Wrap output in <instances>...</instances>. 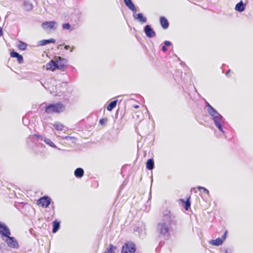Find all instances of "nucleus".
Segmentation results:
<instances>
[{
  "label": "nucleus",
  "instance_id": "f8f14e48",
  "mask_svg": "<svg viewBox=\"0 0 253 253\" xmlns=\"http://www.w3.org/2000/svg\"><path fill=\"white\" fill-rule=\"evenodd\" d=\"M124 3L126 5L132 12L135 13L136 12V8L134 4L132 2L131 0H124Z\"/></svg>",
  "mask_w": 253,
  "mask_h": 253
},
{
  "label": "nucleus",
  "instance_id": "c9c22d12",
  "mask_svg": "<svg viewBox=\"0 0 253 253\" xmlns=\"http://www.w3.org/2000/svg\"><path fill=\"white\" fill-rule=\"evenodd\" d=\"M2 35V29L0 27V37Z\"/></svg>",
  "mask_w": 253,
  "mask_h": 253
},
{
  "label": "nucleus",
  "instance_id": "f704fd0d",
  "mask_svg": "<svg viewBox=\"0 0 253 253\" xmlns=\"http://www.w3.org/2000/svg\"><path fill=\"white\" fill-rule=\"evenodd\" d=\"M70 47L69 45H65L64 46V48L66 49H68L69 48H70Z\"/></svg>",
  "mask_w": 253,
  "mask_h": 253
},
{
  "label": "nucleus",
  "instance_id": "412c9836",
  "mask_svg": "<svg viewBox=\"0 0 253 253\" xmlns=\"http://www.w3.org/2000/svg\"><path fill=\"white\" fill-rule=\"evenodd\" d=\"M60 228V222L57 220H54L53 222V229L52 232L53 233H56Z\"/></svg>",
  "mask_w": 253,
  "mask_h": 253
},
{
  "label": "nucleus",
  "instance_id": "5701e85b",
  "mask_svg": "<svg viewBox=\"0 0 253 253\" xmlns=\"http://www.w3.org/2000/svg\"><path fill=\"white\" fill-rule=\"evenodd\" d=\"M43 140L46 144L48 145L50 147L53 148H57L56 146L54 144L53 142H52V141L50 139L46 138H44L43 139Z\"/></svg>",
  "mask_w": 253,
  "mask_h": 253
},
{
  "label": "nucleus",
  "instance_id": "7c9ffc66",
  "mask_svg": "<svg viewBox=\"0 0 253 253\" xmlns=\"http://www.w3.org/2000/svg\"><path fill=\"white\" fill-rule=\"evenodd\" d=\"M107 121V119L106 118L101 119L99 120V123L102 125H104L106 124Z\"/></svg>",
  "mask_w": 253,
  "mask_h": 253
},
{
  "label": "nucleus",
  "instance_id": "c756f323",
  "mask_svg": "<svg viewBox=\"0 0 253 253\" xmlns=\"http://www.w3.org/2000/svg\"><path fill=\"white\" fill-rule=\"evenodd\" d=\"M197 189L200 191L201 192V190H203V192L206 193L207 194L209 195V190L206 189V188L204 187H202V186H198L197 187Z\"/></svg>",
  "mask_w": 253,
  "mask_h": 253
},
{
  "label": "nucleus",
  "instance_id": "423d86ee",
  "mask_svg": "<svg viewBox=\"0 0 253 253\" xmlns=\"http://www.w3.org/2000/svg\"><path fill=\"white\" fill-rule=\"evenodd\" d=\"M162 218L161 221L166 222L167 223L171 225L175 219V216L169 210H166L163 212Z\"/></svg>",
  "mask_w": 253,
  "mask_h": 253
},
{
  "label": "nucleus",
  "instance_id": "39448f33",
  "mask_svg": "<svg viewBox=\"0 0 253 253\" xmlns=\"http://www.w3.org/2000/svg\"><path fill=\"white\" fill-rule=\"evenodd\" d=\"M171 225L166 222H160L157 227V232L162 236H165L169 233Z\"/></svg>",
  "mask_w": 253,
  "mask_h": 253
},
{
  "label": "nucleus",
  "instance_id": "e433bc0d",
  "mask_svg": "<svg viewBox=\"0 0 253 253\" xmlns=\"http://www.w3.org/2000/svg\"><path fill=\"white\" fill-rule=\"evenodd\" d=\"M134 107L135 108H136V109H137V108H139V106H138V105H135V106H134Z\"/></svg>",
  "mask_w": 253,
  "mask_h": 253
},
{
  "label": "nucleus",
  "instance_id": "f257e3e1",
  "mask_svg": "<svg viewBox=\"0 0 253 253\" xmlns=\"http://www.w3.org/2000/svg\"><path fill=\"white\" fill-rule=\"evenodd\" d=\"M206 108L208 113L212 117V119L214 121L215 126L218 129L222 132L224 133L223 130L222 126L224 124V120L223 117L218 113L217 111L213 108L208 102H206Z\"/></svg>",
  "mask_w": 253,
  "mask_h": 253
},
{
  "label": "nucleus",
  "instance_id": "0eeeda50",
  "mask_svg": "<svg viewBox=\"0 0 253 253\" xmlns=\"http://www.w3.org/2000/svg\"><path fill=\"white\" fill-rule=\"evenodd\" d=\"M135 246L131 242H127L123 246L121 253H134Z\"/></svg>",
  "mask_w": 253,
  "mask_h": 253
},
{
  "label": "nucleus",
  "instance_id": "6ab92c4d",
  "mask_svg": "<svg viewBox=\"0 0 253 253\" xmlns=\"http://www.w3.org/2000/svg\"><path fill=\"white\" fill-rule=\"evenodd\" d=\"M154 167V160L152 159H149L146 162V168L149 170H152Z\"/></svg>",
  "mask_w": 253,
  "mask_h": 253
},
{
  "label": "nucleus",
  "instance_id": "ea45409f",
  "mask_svg": "<svg viewBox=\"0 0 253 253\" xmlns=\"http://www.w3.org/2000/svg\"><path fill=\"white\" fill-rule=\"evenodd\" d=\"M230 72V70L228 71L227 73H226V75H227Z\"/></svg>",
  "mask_w": 253,
  "mask_h": 253
},
{
  "label": "nucleus",
  "instance_id": "bb28decb",
  "mask_svg": "<svg viewBox=\"0 0 253 253\" xmlns=\"http://www.w3.org/2000/svg\"><path fill=\"white\" fill-rule=\"evenodd\" d=\"M62 28L64 30H68L70 31H72L73 30V28H71V25L68 23L63 24L62 25Z\"/></svg>",
  "mask_w": 253,
  "mask_h": 253
},
{
  "label": "nucleus",
  "instance_id": "cd10ccee",
  "mask_svg": "<svg viewBox=\"0 0 253 253\" xmlns=\"http://www.w3.org/2000/svg\"><path fill=\"white\" fill-rule=\"evenodd\" d=\"M24 6L25 8L28 11L30 10L33 8L32 4L27 2H25L24 3Z\"/></svg>",
  "mask_w": 253,
  "mask_h": 253
},
{
  "label": "nucleus",
  "instance_id": "58836bf2",
  "mask_svg": "<svg viewBox=\"0 0 253 253\" xmlns=\"http://www.w3.org/2000/svg\"><path fill=\"white\" fill-rule=\"evenodd\" d=\"M74 48V47H72V49H71V51L72 52L73 51V49Z\"/></svg>",
  "mask_w": 253,
  "mask_h": 253
},
{
  "label": "nucleus",
  "instance_id": "2eb2a0df",
  "mask_svg": "<svg viewBox=\"0 0 253 253\" xmlns=\"http://www.w3.org/2000/svg\"><path fill=\"white\" fill-rule=\"evenodd\" d=\"M55 40L53 39H50L48 40H42L38 42V45L40 46H43L51 43H55Z\"/></svg>",
  "mask_w": 253,
  "mask_h": 253
},
{
  "label": "nucleus",
  "instance_id": "ddd939ff",
  "mask_svg": "<svg viewBox=\"0 0 253 253\" xmlns=\"http://www.w3.org/2000/svg\"><path fill=\"white\" fill-rule=\"evenodd\" d=\"M133 17L134 19L137 20L142 24L147 21V18L144 17L142 13L134 14Z\"/></svg>",
  "mask_w": 253,
  "mask_h": 253
},
{
  "label": "nucleus",
  "instance_id": "9d476101",
  "mask_svg": "<svg viewBox=\"0 0 253 253\" xmlns=\"http://www.w3.org/2000/svg\"><path fill=\"white\" fill-rule=\"evenodd\" d=\"M144 31L148 38H153L156 36V33L149 25L145 26Z\"/></svg>",
  "mask_w": 253,
  "mask_h": 253
},
{
  "label": "nucleus",
  "instance_id": "6e6552de",
  "mask_svg": "<svg viewBox=\"0 0 253 253\" xmlns=\"http://www.w3.org/2000/svg\"><path fill=\"white\" fill-rule=\"evenodd\" d=\"M51 199L48 196H44L37 201V204L42 208H47L51 203Z\"/></svg>",
  "mask_w": 253,
  "mask_h": 253
},
{
  "label": "nucleus",
  "instance_id": "aec40b11",
  "mask_svg": "<svg viewBox=\"0 0 253 253\" xmlns=\"http://www.w3.org/2000/svg\"><path fill=\"white\" fill-rule=\"evenodd\" d=\"M53 126L57 131H62L65 127L61 123L58 122H55Z\"/></svg>",
  "mask_w": 253,
  "mask_h": 253
},
{
  "label": "nucleus",
  "instance_id": "a878e982",
  "mask_svg": "<svg viewBox=\"0 0 253 253\" xmlns=\"http://www.w3.org/2000/svg\"><path fill=\"white\" fill-rule=\"evenodd\" d=\"M18 46L20 49L22 50H24L26 49L27 44L23 42L20 41L19 42Z\"/></svg>",
  "mask_w": 253,
  "mask_h": 253
},
{
  "label": "nucleus",
  "instance_id": "7ed1b4c3",
  "mask_svg": "<svg viewBox=\"0 0 253 253\" xmlns=\"http://www.w3.org/2000/svg\"><path fill=\"white\" fill-rule=\"evenodd\" d=\"M67 62V60L60 56H55L54 59L46 64L47 70L54 71L56 69H63Z\"/></svg>",
  "mask_w": 253,
  "mask_h": 253
},
{
  "label": "nucleus",
  "instance_id": "f3484780",
  "mask_svg": "<svg viewBox=\"0 0 253 253\" xmlns=\"http://www.w3.org/2000/svg\"><path fill=\"white\" fill-rule=\"evenodd\" d=\"M84 170L81 168H78L74 171V175L77 178H81L84 176Z\"/></svg>",
  "mask_w": 253,
  "mask_h": 253
},
{
  "label": "nucleus",
  "instance_id": "f03ea898",
  "mask_svg": "<svg viewBox=\"0 0 253 253\" xmlns=\"http://www.w3.org/2000/svg\"><path fill=\"white\" fill-rule=\"evenodd\" d=\"M0 233L3 236L6 237L5 240L8 246L11 248H17L19 246L18 243L14 237H10V232L8 228L4 224L0 222Z\"/></svg>",
  "mask_w": 253,
  "mask_h": 253
},
{
  "label": "nucleus",
  "instance_id": "4be33fe9",
  "mask_svg": "<svg viewBox=\"0 0 253 253\" xmlns=\"http://www.w3.org/2000/svg\"><path fill=\"white\" fill-rule=\"evenodd\" d=\"M117 101V100L111 101L107 107V110L109 111H112L116 106Z\"/></svg>",
  "mask_w": 253,
  "mask_h": 253
},
{
  "label": "nucleus",
  "instance_id": "2f4dec72",
  "mask_svg": "<svg viewBox=\"0 0 253 253\" xmlns=\"http://www.w3.org/2000/svg\"><path fill=\"white\" fill-rule=\"evenodd\" d=\"M164 44L165 46H169L171 45V42L169 41H166L164 42Z\"/></svg>",
  "mask_w": 253,
  "mask_h": 253
},
{
  "label": "nucleus",
  "instance_id": "9b49d317",
  "mask_svg": "<svg viewBox=\"0 0 253 253\" xmlns=\"http://www.w3.org/2000/svg\"><path fill=\"white\" fill-rule=\"evenodd\" d=\"M56 24L54 21H46L42 23V27L45 30H50L53 29Z\"/></svg>",
  "mask_w": 253,
  "mask_h": 253
},
{
  "label": "nucleus",
  "instance_id": "4468645a",
  "mask_svg": "<svg viewBox=\"0 0 253 253\" xmlns=\"http://www.w3.org/2000/svg\"><path fill=\"white\" fill-rule=\"evenodd\" d=\"M10 56L12 57L17 58L18 62L20 63H22L23 61V56L16 51H12L10 52Z\"/></svg>",
  "mask_w": 253,
  "mask_h": 253
},
{
  "label": "nucleus",
  "instance_id": "b1692460",
  "mask_svg": "<svg viewBox=\"0 0 253 253\" xmlns=\"http://www.w3.org/2000/svg\"><path fill=\"white\" fill-rule=\"evenodd\" d=\"M63 139H66L67 141L75 143L76 142V138L69 136H63L61 137Z\"/></svg>",
  "mask_w": 253,
  "mask_h": 253
},
{
  "label": "nucleus",
  "instance_id": "1a4fd4ad",
  "mask_svg": "<svg viewBox=\"0 0 253 253\" xmlns=\"http://www.w3.org/2000/svg\"><path fill=\"white\" fill-rule=\"evenodd\" d=\"M227 236V231H225L222 238H218L215 240H212L210 243L212 246H219L222 244L223 241L226 239Z\"/></svg>",
  "mask_w": 253,
  "mask_h": 253
},
{
  "label": "nucleus",
  "instance_id": "a211bd4d",
  "mask_svg": "<svg viewBox=\"0 0 253 253\" xmlns=\"http://www.w3.org/2000/svg\"><path fill=\"white\" fill-rule=\"evenodd\" d=\"M245 4L244 3L243 1H240L237 3L235 6V10L238 12H242L245 10Z\"/></svg>",
  "mask_w": 253,
  "mask_h": 253
},
{
  "label": "nucleus",
  "instance_id": "473e14b6",
  "mask_svg": "<svg viewBox=\"0 0 253 253\" xmlns=\"http://www.w3.org/2000/svg\"><path fill=\"white\" fill-rule=\"evenodd\" d=\"M162 50L164 51V52H166L167 51V48H166V46L165 45H163L162 46Z\"/></svg>",
  "mask_w": 253,
  "mask_h": 253
},
{
  "label": "nucleus",
  "instance_id": "c85d7f7f",
  "mask_svg": "<svg viewBox=\"0 0 253 253\" xmlns=\"http://www.w3.org/2000/svg\"><path fill=\"white\" fill-rule=\"evenodd\" d=\"M181 201L185 203L184 208L186 210H188L190 207V202L189 200L186 202L184 200H181Z\"/></svg>",
  "mask_w": 253,
  "mask_h": 253
},
{
  "label": "nucleus",
  "instance_id": "72a5a7b5",
  "mask_svg": "<svg viewBox=\"0 0 253 253\" xmlns=\"http://www.w3.org/2000/svg\"><path fill=\"white\" fill-rule=\"evenodd\" d=\"M34 136L36 137L37 138H42V136L39 134H35Z\"/></svg>",
  "mask_w": 253,
  "mask_h": 253
},
{
  "label": "nucleus",
  "instance_id": "20e7f679",
  "mask_svg": "<svg viewBox=\"0 0 253 253\" xmlns=\"http://www.w3.org/2000/svg\"><path fill=\"white\" fill-rule=\"evenodd\" d=\"M65 109V106L61 103L50 104L45 108V112L48 114L59 113Z\"/></svg>",
  "mask_w": 253,
  "mask_h": 253
},
{
  "label": "nucleus",
  "instance_id": "4c0bfd02",
  "mask_svg": "<svg viewBox=\"0 0 253 253\" xmlns=\"http://www.w3.org/2000/svg\"><path fill=\"white\" fill-rule=\"evenodd\" d=\"M224 253H228V252L227 250H225Z\"/></svg>",
  "mask_w": 253,
  "mask_h": 253
},
{
  "label": "nucleus",
  "instance_id": "dca6fc26",
  "mask_svg": "<svg viewBox=\"0 0 253 253\" xmlns=\"http://www.w3.org/2000/svg\"><path fill=\"white\" fill-rule=\"evenodd\" d=\"M160 20L161 26L163 29H166L169 27V24L168 21L165 17H161Z\"/></svg>",
  "mask_w": 253,
  "mask_h": 253
},
{
  "label": "nucleus",
  "instance_id": "393cba45",
  "mask_svg": "<svg viewBox=\"0 0 253 253\" xmlns=\"http://www.w3.org/2000/svg\"><path fill=\"white\" fill-rule=\"evenodd\" d=\"M116 249V247L114 246L112 244H110L109 245V248L106 250L105 253H113V251Z\"/></svg>",
  "mask_w": 253,
  "mask_h": 253
}]
</instances>
